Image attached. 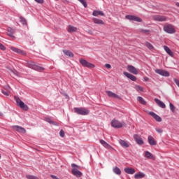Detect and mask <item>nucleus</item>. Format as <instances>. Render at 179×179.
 <instances>
[{"mask_svg": "<svg viewBox=\"0 0 179 179\" xmlns=\"http://www.w3.org/2000/svg\"><path fill=\"white\" fill-rule=\"evenodd\" d=\"M99 142L102 146H104L106 149H108L109 150H114V148H113L110 144H108L106 141L104 140H99Z\"/></svg>", "mask_w": 179, "mask_h": 179, "instance_id": "obj_13", "label": "nucleus"}, {"mask_svg": "<svg viewBox=\"0 0 179 179\" xmlns=\"http://www.w3.org/2000/svg\"><path fill=\"white\" fill-rule=\"evenodd\" d=\"M0 50H1L2 51H5V50H6V48L3 45H2V43H0Z\"/></svg>", "mask_w": 179, "mask_h": 179, "instance_id": "obj_44", "label": "nucleus"}, {"mask_svg": "<svg viewBox=\"0 0 179 179\" xmlns=\"http://www.w3.org/2000/svg\"><path fill=\"white\" fill-rule=\"evenodd\" d=\"M27 66H28V68H31V69H34V71H38V72H41L44 71L43 67L36 65V64L34 63V62L31 61L27 62Z\"/></svg>", "mask_w": 179, "mask_h": 179, "instance_id": "obj_1", "label": "nucleus"}, {"mask_svg": "<svg viewBox=\"0 0 179 179\" xmlns=\"http://www.w3.org/2000/svg\"><path fill=\"white\" fill-rule=\"evenodd\" d=\"M135 89L137 92H143V87L140 85H136Z\"/></svg>", "mask_w": 179, "mask_h": 179, "instance_id": "obj_37", "label": "nucleus"}, {"mask_svg": "<svg viewBox=\"0 0 179 179\" xmlns=\"http://www.w3.org/2000/svg\"><path fill=\"white\" fill-rule=\"evenodd\" d=\"M59 135L62 138H64V136H65V131H64L63 129H61L59 131Z\"/></svg>", "mask_w": 179, "mask_h": 179, "instance_id": "obj_42", "label": "nucleus"}, {"mask_svg": "<svg viewBox=\"0 0 179 179\" xmlns=\"http://www.w3.org/2000/svg\"><path fill=\"white\" fill-rule=\"evenodd\" d=\"M3 94H4L5 96H9V93H8L7 92L5 91H2Z\"/></svg>", "mask_w": 179, "mask_h": 179, "instance_id": "obj_49", "label": "nucleus"}, {"mask_svg": "<svg viewBox=\"0 0 179 179\" xmlns=\"http://www.w3.org/2000/svg\"><path fill=\"white\" fill-rule=\"evenodd\" d=\"M79 62L80 64H82V66H83L84 68H89L90 69H92L93 68H96V66L89 62H87L86 59H79Z\"/></svg>", "mask_w": 179, "mask_h": 179, "instance_id": "obj_5", "label": "nucleus"}, {"mask_svg": "<svg viewBox=\"0 0 179 179\" xmlns=\"http://www.w3.org/2000/svg\"><path fill=\"white\" fill-rule=\"evenodd\" d=\"M124 171L127 174H135V169L134 168H124Z\"/></svg>", "mask_w": 179, "mask_h": 179, "instance_id": "obj_24", "label": "nucleus"}, {"mask_svg": "<svg viewBox=\"0 0 179 179\" xmlns=\"http://www.w3.org/2000/svg\"><path fill=\"white\" fill-rule=\"evenodd\" d=\"M20 22H21L22 24H27V21L25 17H20Z\"/></svg>", "mask_w": 179, "mask_h": 179, "instance_id": "obj_35", "label": "nucleus"}, {"mask_svg": "<svg viewBox=\"0 0 179 179\" xmlns=\"http://www.w3.org/2000/svg\"><path fill=\"white\" fill-rule=\"evenodd\" d=\"M37 3H44V0H34Z\"/></svg>", "mask_w": 179, "mask_h": 179, "instance_id": "obj_47", "label": "nucleus"}, {"mask_svg": "<svg viewBox=\"0 0 179 179\" xmlns=\"http://www.w3.org/2000/svg\"><path fill=\"white\" fill-rule=\"evenodd\" d=\"M45 121H46V122H48L49 124H51L52 125H57V123L52 121L50 117H45Z\"/></svg>", "mask_w": 179, "mask_h": 179, "instance_id": "obj_33", "label": "nucleus"}, {"mask_svg": "<svg viewBox=\"0 0 179 179\" xmlns=\"http://www.w3.org/2000/svg\"><path fill=\"white\" fill-rule=\"evenodd\" d=\"M89 34H92V31H89Z\"/></svg>", "mask_w": 179, "mask_h": 179, "instance_id": "obj_50", "label": "nucleus"}, {"mask_svg": "<svg viewBox=\"0 0 179 179\" xmlns=\"http://www.w3.org/2000/svg\"><path fill=\"white\" fill-rule=\"evenodd\" d=\"M155 131H157L158 134H163V130L160 128L155 129Z\"/></svg>", "mask_w": 179, "mask_h": 179, "instance_id": "obj_45", "label": "nucleus"}, {"mask_svg": "<svg viewBox=\"0 0 179 179\" xmlns=\"http://www.w3.org/2000/svg\"><path fill=\"white\" fill-rule=\"evenodd\" d=\"M127 71L131 73H134V75H138V69H136V68L132 65H129L127 66Z\"/></svg>", "mask_w": 179, "mask_h": 179, "instance_id": "obj_14", "label": "nucleus"}, {"mask_svg": "<svg viewBox=\"0 0 179 179\" xmlns=\"http://www.w3.org/2000/svg\"><path fill=\"white\" fill-rule=\"evenodd\" d=\"M74 113L79 115H88L90 110L86 109V108H74Z\"/></svg>", "mask_w": 179, "mask_h": 179, "instance_id": "obj_3", "label": "nucleus"}, {"mask_svg": "<svg viewBox=\"0 0 179 179\" xmlns=\"http://www.w3.org/2000/svg\"><path fill=\"white\" fill-rule=\"evenodd\" d=\"M145 157H146L147 159H153V155L152 153H150V152L149 151H146L145 152Z\"/></svg>", "mask_w": 179, "mask_h": 179, "instance_id": "obj_32", "label": "nucleus"}, {"mask_svg": "<svg viewBox=\"0 0 179 179\" xmlns=\"http://www.w3.org/2000/svg\"><path fill=\"white\" fill-rule=\"evenodd\" d=\"M145 45L148 48H149V50H153V45L152 44H150V43L147 42L145 43Z\"/></svg>", "mask_w": 179, "mask_h": 179, "instance_id": "obj_38", "label": "nucleus"}, {"mask_svg": "<svg viewBox=\"0 0 179 179\" xmlns=\"http://www.w3.org/2000/svg\"><path fill=\"white\" fill-rule=\"evenodd\" d=\"M79 1V2H81L83 0H78Z\"/></svg>", "mask_w": 179, "mask_h": 179, "instance_id": "obj_51", "label": "nucleus"}, {"mask_svg": "<svg viewBox=\"0 0 179 179\" xmlns=\"http://www.w3.org/2000/svg\"><path fill=\"white\" fill-rule=\"evenodd\" d=\"M119 143L123 148H129V144H128V143H127V141H125L124 140H120Z\"/></svg>", "mask_w": 179, "mask_h": 179, "instance_id": "obj_28", "label": "nucleus"}, {"mask_svg": "<svg viewBox=\"0 0 179 179\" xmlns=\"http://www.w3.org/2000/svg\"><path fill=\"white\" fill-rule=\"evenodd\" d=\"M10 72H12V73H13L16 76H17L19 75V72H17V71H16V70H10Z\"/></svg>", "mask_w": 179, "mask_h": 179, "instance_id": "obj_43", "label": "nucleus"}, {"mask_svg": "<svg viewBox=\"0 0 179 179\" xmlns=\"http://www.w3.org/2000/svg\"><path fill=\"white\" fill-rule=\"evenodd\" d=\"M13 131H16L17 132H19V134H26V129L21 126L18 125H14L11 127Z\"/></svg>", "mask_w": 179, "mask_h": 179, "instance_id": "obj_10", "label": "nucleus"}, {"mask_svg": "<svg viewBox=\"0 0 179 179\" xmlns=\"http://www.w3.org/2000/svg\"><path fill=\"white\" fill-rule=\"evenodd\" d=\"M7 34L9 36V37H11L12 38H15V32L16 31V29L12 28V27H8L7 28Z\"/></svg>", "mask_w": 179, "mask_h": 179, "instance_id": "obj_17", "label": "nucleus"}, {"mask_svg": "<svg viewBox=\"0 0 179 179\" xmlns=\"http://www.w3.org/2000/svg\"><path fill=\"white\" fill-rule=\"evenodd\" d=\"M0 115H2V113L0 112Z\"/></svg>", "mask_w": 179, "mask_h": 179, "instance_id": "obj_52", "label": "nucleus"}, {"mask_svg": "<svg viewBox=\"0 0 179 179\" xmlns=\"http://www.w3.org/2000/svg\"><path fill=\"white\" fill-rule=\"evenodd\" d=\"M141 33H144V34H149L150 31L148 29H140Z\"/></svg>", "mask_w": 179, "mask_h": 179, "instance_id": "obj_40", "label": "nucleus"}, {"mask_svg": "<svg viewBox=\"0 0 179 179\" xmlns=\"http://www.w3.org/2000/svg\"><path fill=\"white\" fill-rule=\"evenodd\" d=\"M15 100L16 101L17 106H18L19 107H20V108H22V110H24V111H27V110H29V106H27V105H26L24 103V102H23L22 101H21L19 97H15Z\"/></svg>", "mask_w": 179, "mask_h": 179, "instance_id": "obj_7", "label": "nucleus"}, {"mask_svg": "<svg viewBox=\"0 0 179 179\" xmlns=\"http://www.w3.org/2000/svg\"><path fill=\"white\" fill-rule=\"evenodd\" d=\"M26 177L27 179H38V178H37V176H34L33 175H27Z\"/></svg>", "mask_w": 179, "mask_h": 179, "instance_id": "obj_39", "label": "nucleus"}, {"mask_svg": "<svg viewBox=\"0 0 179 179\" xmlns=\"http://www.w3.org/2000/svg\"><path fill=\"white\" fill-rule=\"evenodd\" d=\"M55 1H58V0H55Z\"/></svg>", "mask_w": 179, "mask_h": 179, "instance_id": "obj_54", "label": "nucleus"}, {"mask_svg": "<svg viewBox=\"0 0 179 179\" xmlns=\"http://www.w3.org/2000/svg\"><path fill=\"white\" fill-rule=\"evenodd\" d=\"M155 103H157V106L161 108H166V104L164 103V102L162 101L160 99L155 98Z\"/></svg>", "mask_w": 179, "mask_h": 179, "instance_id": "obj_20", "label": "nucleus"}, {"mask_svg": "<svg viewBox=\"0 0 179 179\" xmlns=\"http://www.w3.org/2000/svg\"><path fill=\"white\" fill-rule=\"evenodd\" d=\"M123 73L124 76H126L127 78H128V79H130L133 82L136 81V77L135 76H134L128 72H124Z\"/></svg>", "mask_w": 179, "mask_h": 179, "instance_id": "obj_19", "label": "nucleus"}, {"mask_svg": "<svg viewBox=\"0 0 179 179\" xmlns=\"http://www.w3.org/2000/svg\"><path fill=\"white\" fill-rule=\"evenodd\" d=\"M63 52L64 55H66L67 57H69L70 58H73V53L69 50H63Z\"/></svg>", "mask_w": 179, "mask_h": 179, "instance_id": "obj_29", "label": "nucleus"}, {"mask_svg": "<svg viewBox=\"0 0 179 179\" xmlns=\"http://www.w3.org/2000/svg\"><path fill=\"white\" fill-rule=\"evenodd\" d=\"M164 31L168 33V34H174V33H176V29L174 26L168 24L164 26Z\"/></svg>", "mask_w": 179, "mask_h": 179, "instance_id": "obj_6", "label": "nucleus"}, {"mask_svg": "<svg viewBox=\"0 0 179 179\" xmlns=\"http://www.w3.org/2000/svg\"><path fill=\"white\" fill-rule=\"evenodd\" d=\"M143 177H145V173L141 172L138 173H136L134 176L135 179L143 178Z\"/></svg>", "mask_w": 179, "mask_h": 179, "instance_id": "obj_31", "label": "nucleus"}, {"mask_svg": "<svg viewBox=\"0 0 179 179\" xmlns=\"http://www.w3.org/2000/svg\"><path fill=\"white\" fill-rule=\"evenodd\" d=\"M113 173H115V174H117V176H121V169H120V168H118L117 166L113 168Z\"/></svg>", "mask_w": 179, "mask_h": 179, "instance_id": "obj_30", "label": "nucleus"}, {"mask_svg": "<svg viewBox=\"0 0 179 179\" xmlns=\"http://www.w3.org/2000/svg\"><path fill=\"white\" fill-rule=\"evenodd\" d=\"M149 115H151V117L154 118L155 121H157V122H162V118L160 117V116H159V115L156 114L155 112L150 111L149 112Z\"/></svg>", "mask_w": 179, "mask_h": 179, "instance_id": "obj_12", "label": "nucleus"}, {"mask_svg": "<svg viewBox=\"0 0 179 179\" xmlns=\"http://www.w3.org/2000/svg\"><path fill=\"white\" fill-rule=\"evenodd\" d=\"M80 2L83 5L84 8H87V3L85 0H83Z\"/></svg>", "mask_w": 179, "mask_h": 179, "instance_id": "obj_41", "label": "nucleus"}, {"mask_svg": "<svg viewBox=\"0 0 179 179\" xmlns=\"http://www.w3.org/2000/svg\"><path fill=\"white\" fill-rule=\"evenodd\" d=\"M125 17H126V19H127V20L134 21V22H138L140 23L142 22L141 18L138 17V16L127 15L125 16Z\"/></svg>", "mask_w": 179, "mask_h": 179, "instance_id": "obj_8", "label": "nucleus"}, {"mask_svg": "<svg viewBox=\"0 0 179 179\" xmlns=\"http://www.w3.org/2000/svg\"><path fill=\"white\" fill-rule=\"evenodd\" d=\"M169 107H170V110L171 111H172V113H174L176 111V106H174V105L171 103H169Z\"/></svg>", "mask_w": 179, "mask_h": 179, "instance_id": "obj_36", "label": "nucleus"}, {"mask_svg": "<svg viewBox=\"0 0 179 179\" xmlns=\"http://www.w3.org/2000/svg\"><path fill=\"white\" fill-rule=\"evenodd\" d=\"M137 100L141 103V104H143V106L146 104V101H145L142 96H138Z\"/></svg>", "mask_w": 179, "mask_h": 179, "instance_id": "obj_34", "label": "nucleus"}, {"mask_svg": "<svg viewBox=\"0 0 179 179\" xmlns=\"http://www.w3.org/2000/svg\"><path fill=\"white\" fill-rule=\"evenodd\" d=\"M105 66L107 68V69H111V65L109 64H106Z\"/></svg>", "mask_w": 179, "mask_h": 179, "instance_id": "obj_48", "label": "nucleus"}, {"mask_svg": "<svg viewBox=\"0 0 179 179\" xmlns=\"http://www.w3.org/2000/svg\"><path fill=\"white\" fill-rule=\"evenodd\" d=\"M71 167H72V170H71L72 174L76 177L80 178V176H82V172H80L78 170V169H80V166H79L76 164H71Z\"/></svg>", "mask_w": 179, "mask_h": 179, "instance_id": "obj_2", "label": "nucleus"}, {"mask_svg": "<svg viewBox=\"0 0 179 179\" xmlns=\"http://www.w3.org/2000/svg\"><path fill=\"white\" fill-rule=\"evenodd\" d=\"M125 122H120L118 120H112L111 121V125L113 128H122Z\"/></svg>", "mask_w": 179, "mask_h": 179, "instance_id": "obj_11", "label": "nucleus"}, {"mask_svg": "<svg viewBox=\"0 0 179 179\" xmlns=\"http://www.w3.org/2000/svg\"><path fill=\"white\" fill-rule=\"evenodd\" d=\"M173 81H174L175 83L177 85V86L179 87V80H178V79L174 78V79H173Z\"/></svg>", "mask_w": 179, "mask_h": 179, "instance_id": "obj_46", "label": "nucleus"}, {"mask_svg": "<svg viewBox=\"0 0 179 179\" xmlns=\"http://www.w3.org/2000/svg\"><path fill=\"white\" fill-rule=\"evenodd\" d=\"M134 139L135 142H136L137 145H143V140L142 139V138H141V136H139V135L135 134L134 136Z\"/></svg>", "mask_w": 179, "mask_h": 179, "instance_id": "obj_15", "label": "nucleus"}, {"mask_svg": "<svg viewBox=\"0 0 179 179\" xmlns=\"http://www.w3.org/2000/svg\"><path fill=\"white\" fill-rule=\"evenodd\" d=\"M164 50H165L166 52H167V54H169V55H170L171 57H173V55H174V54L171 52V50H170L169 47L164 45Z\"/></svg>", "mask_w": 179, "mask_h": 179, "instance_id": "obj_26", "label": "nucleus"}, {"mask_svg": "<svg viewBox=\"0 0 179 179\" xmlns=\"http://www.w3.org/2000/svg\"><path fill=\"white\" fill-rule=\"evenodd\" d=\"M106 93L109 97H113V99H118V97H120L117 94L111 91H107Z\"/></svg>", "mask_w": 179, "mask_h": 179, "instance_id": "obj_22", "label": "nucleus"}, {"mask_svg": "<svg viewBox=\"0 0 179 179\" xmlns=\"http://www.w3.org/2000/svg\"><path fill=\"white\" fill-rule=\"evenodd\" d=\"M154 20L156 22H166L167 18H166L165 16L163 15H155L153 17Z\"/></svg>", "mask_w": 179, "mask_h": 179, "instance_id": "obj_16", "label": "nucleus"}, {"mask_svg": "<svg viewBox=\"0 0 179 179\" xmlns=\"http://www.w3.org/2000/svg\"><path fill=\"white\" fill-rule=\"evenodd\" d=\"M92 20L95 24H104V21L99 18H93Z\"/></svg>", "mask_w": 179, "mask_h": 179, "instance_id": "obj_27", "label": "nucleus"}, {"mask_svg": "<svg viewBox=\"0 0 179 179\" xmlns=\"http://www.w3.org/2000/svg\"><path fill=\"white\" fill-rule=\"evenodd\" d=\"M79 62L80 64H82V66H83L84 68H89L90 69H92L93 68H96V66L89 62H87L86 59H79Z\"/></svg>", "mask_w": 179, "mask_h": 179, "instance_id": "obj_4", "label": "nucleus"}, {"mask_svg": "<svg viewBox=\"0 0 179 179\" xmlns=\"http://www.w3.org/2000/svg\"><path fill=\"white\" fill-rule=\"evenodd\" d=\"M67 31H69V33H75V31H78V28L72 25H69Z\"/></svg>", "mask_w": 179, "mask_h": 179, "instance_id": "obj_23", "label": "nucleus"}, {"mask_svg": "<svg viewBox=\"0 0 179 179\" xmlns=\"http://www.w3.org/2000/svg\"><path fill=\"white\" fill-rule=\"evenodd\" d=\"M145 80L148 81V78H147V79H145Z\"/></svg>", "mask_w": 179, "mask_h": 179, "instance_id": "obj_53", "label": "nucleus"}, {"mask_svg": "<svg viewBox=\"0 0 179 179\" xmlns=\"http://www.w3.org/2000/svg\"><path fill=\"white\" fill-rule=\"evenodd\" d=\"M10 50H11V51H13V52H17V54H22V55L24 54V52H23V50H22L17 48H15L13 46H12L10 48Z\"/></svg>", "mask_w": 179, "mask_h": 179, "instance_id": "obj_21", "label": "nucleus"}, {"mask_svg": "<svg viewBox=\"0 0 179 179\" xmlns=\"http://www.w3.org/2000/svg\"><path fill=\"white\" fill-rule=\"evenodd\" d=\"M148 143H150L151 146H156V145H157V143L156 141H155V138L152 136H148Z\"/></svg>", "mask_w": 179, "mask_h": 179, "instance_id": "obj_18", "label": "nucleus"}, {"mask_svg": "<svg viewBox=\"0 0 179 179\" xmlns=\"http://www.w3.org/2000/svg\"><path fill=\"white\" fill-rule=\"evenodd\" d=\"M155 73H158V75H160L161 76H164L165 78H169L170 76V73L166 70L163 69H156Z\"/></svg>", "mask_w": 179, "mask_h": 179, "instance_id": "obj_9", "label": "nucleus"}, {"mask_svg": "<svg viewBox=\"0 0 179 179\" xmlns=\"http://www.w3.org/2000/svg\"><path fill=\"white\" fill-rule=\"evenodd\" d=\"M92 15L93 16H104V13L101 10H94Z\"/></svg>", "mask_w": 179, "mask_h": 179, "instance_id": "obj_25", "label": "nucleus"}]
</instances>
